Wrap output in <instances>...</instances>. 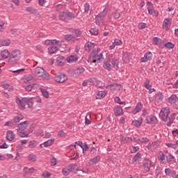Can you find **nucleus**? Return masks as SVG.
<instances>
[{"label": "nucleus", "mask_w": 178, "mask_h": 178, "mask_svg": "<svg viewBox=\"0 0 178 178\" xmlns=\"http://www.w3.org/2000/svg\"><path fill=\"white\" fill-rule=\"evenodd\" d=\"M170 113V109L168 107H164L161 109L159 114L161 120L167 122L166 125L170 126L172 124V119L169 118V114Z\"/></svg>", "instance_id": "nucleus-1"}, {"label": "nucleus", "mask_w": 178, "mask_h": 178, "mask_svg": "<svg viewBox=\"0 0 178 178\" xmlns=\"http://www.w3.org/2000/svg\"><path fill=\"white\" fill-rule=\"evenodd\" d=\"M35 74L38 77L44 79V80H49V74L42 67H38L35 69Z\"/></svg>", "instance_id": "nucleus-2"}, {"label": "nucleus", "mask_w": 178, "mask_h": 178, "mask_svg": "<svg viewBox=\"0 0 178 178\" xmlns=\"http://www.w3.org/2000/svg\"><path fill=\"white\" fill-rule=\"evenodd\" d=\"M20 50H13L11 54H10V58L8 59V63H15L17 60H20Z\"/></svg>", "instance_id": "nucleus-3"}, {"label": "nucleus", "mask_w": 178, "mask_h": 178, "mask_svg": "<svg viewBox=\"0 0 178 178\" xmlns=\"http://www.w3.org/2000/svg\"><path fill=\"white\" fill-rule=\"evenodd\" d=\"M54 80L56 83H65L67 81V76L65 74L60 73L54 77Z\"/></svg>", "instance_id": "nucleus-4"}, {"label": "nucleus", "mask_w": 178, "mask_h": 178, "mask_svg": "<svg viewBox=\"0 0 178 178\" xmlns=\"http://www.w3.org/2000/svg\"><path fill=\"white\" fill-rule=\"evenodd\" d=\"M151 165H152V161L148 159H145L143 161V166L144 168V173H147L151 169Z\"/></svg>", "instance_id": "nucleus-5"}, {"label": "nucleus", "mask_w": 178, "mask_h": 178, "mask_svg": "<svg viewBox=\"0 0 178 178\" xmlns=\"http://www.w3.org/2000/svg\"><path fill=\"white\" fill-rule=\"evenodd\" d=\"M152 59V53L151 51L147 52L145 55L144 57H143L140 59V61L144 63L145 62H148V60H151Z\"/></svg>", "instance_id": "nucleus-6"}, {"label": "nucleus", "mask_w": 178, "mask_h": 178, "mask_svg": "<svg viewBox=\"0 0 178 178\" xmlns=\"http://www.w3.org/2000/svg\"><path fill=\"white\" fill-rule=\"evenodd\" d=\"M104 60V57L102 53H100L99 55L96 56L95 58H92V63H101Z\"/></svg>", "instance_id": "nucleus-7"}, {"label": "nucleus", "mask_w": 178, "mask_h": 178, "mask_svg": "<svg viewBox=\"0 0 178 178\" xmlns=\"http://www.w3.org/2000/svg\"><path fill=\"white\" fill-rule=\"evenodd\" d=\"M29 127V122L24 121V122H21L17 125V130L25 131L26 129Z\"/></svg>", "instance_id": "nucleus-8"}, {"label": "nucleus", "mask_w": 178, "mask_h": 178, "mask_svg": "<svg viewBox=\"0 0 178 178\" xmlns=\"http://www.w3.org/2000/svg\"><path fill=\"white\" fill-rule=\"evenodd\" d=\"M15 102L18 104L19 108L21 111H24L26 109V105L24 104V102H23V99L20 100L19 97H16Z\"/></svg>", "instance_id": "nucleus-9"}, {"label": "nucleus", "mask_w": 178, "mask_h": 178, "mask_svg": "<svg viewBox=\"0 0 178 178\" xmlns=\"http://www.w3.org/2000/svg\"><path fill=\"white\" fill-rule=\"evenodd\" d=\"M99 51V49H95L89 56V58L88 62L90 63H92V58H95L98 55V51Z\"/></svg>", "instance_id": "nucleus-10"}, {"label": "nucleus", "mask_w": 178, "mask_h": 178, "mask_svg": "<svg viewBox=\"0 0 178 178\" xmlns=\"http://www.w3.org/2000/svg\"><path fill=\"white\" fill-rule=\"evenodd\" d=\"M84 68L83 67H78L75 70H74V77H77V76H79V74H81V73H84Z\"/></svg>", "instance_id": "nucleus-11"}, {"label": "nucleus", "mask_w": 178, "mask_h": 178, "mask_svg": "<svg viewBox=\"0 0 178 178\" xmlns=\"http://www.w3.org/2000/svg\"><path fill=\"white\" fill-rule=\"evenodd\" d=\"M145 121L146 123L154 124L156 122V117L154 115L147 116Z\"/></svg>", "instance_id": "nucleus-12"}, {"label": "nucleus", "mask_w": 178, "mask_h": 178, "mask_svg": "<svg viewBox=\"0 0 178 178\" xmlns=\"http://www.w3.org/2000/svg\"><path fill=\"white\" fill-rule=\"evenodd\" d=\"M114 113L115 116H122L123 115V108L120 106H116L114 108Z\"/></svg>", "instance_id": "nucleus-13"}, {"label": "nucleus", "mask_w": 178, "mask_h": 178, "mask_svg": "<svg viewBox=\"0 0 178 178\" xmlns=\"http://www.w3.org/2000/svg\"><path fill=\"white\" fill-rule=\"evenodd\" d=\"M121 144H130L133 141V138L130 137L120 136Z\"/></svg>", "instance_id": "nucleus-14"}, {"label": "nucleus", "mask_w": 178, "mask_h": 178, "mask_svg": "<svg viewBox=\"0 0 178 178\" xmlns=\"http://www.w3.org/2000/svg\"><path fill=\"white\" fill-rule=\"evenodd\" d=\"M65 40L66 41H68V42H70V41H72L73 42H74V41H77V40H80V38H74V35H65Z\"/></svg>", "instance_id": "nucleus-15"}, {"label": "nucleus", "mask_w": 178, "mask_h": 178, "mask_svg": "<svg viewBox=\"0 0 178 178\" xmlns=\"http://www.w3.org/2000/svg\"><path fill=\"white\" fill-rule=\"evenodd\" d=\"M107 13H108V11L104 9L102 13H100L98 15L96 16L95 17L96 22H100V20H102V17H105Z\"/></svg>", "instance_id": "nucleus-16"}, {"label": "nucleus", "mask_w": 178, "mask_h": 178, "mask_svg": "<svg viewBox=\"0 0 178 178\" xmlns=\"http://www.w3.org/2000/svg\"><path fill=\"white\" fill-rule=\"evenodd\" d=\"M164 27L165 29L166 30V31H168V30H169V29H170V24H172V19L171 18H166L164 22Z\"/></svg>", "instance_id": "nucleus-17"}, {"label": "nucleus", "mask_w": 178, "mask_h": 178, "mask_svg": "<svg viewBox=\"0 0 178 178\" xmlns=\"http://www.w3.org/2000/svg\"><path fill=\"white\" fill-rule=\"evenodd\" d=\"M94 47H95V44L94 43L90 42H88L85 44L84 49L87 52H90V51H91V49H93Z\"/></svg>", "instance_id": "nucleus-18"}, {"label": "nucleus", "mask_w": 178, "mask_h": 178, "mask_svg": "<svg viewBox=\"0 0 178 178\" xmlns=\"http://www.w3.org/2000/svg\"><path fill=\"white\" fill-rule=\"evenodd\" d=\"M54 143H55V139H50L40 144V147L41 148H44V147H49V145H52Z\"/></svg>", "instance_id": "nucleus-19"}, {"label": "nucleus", "mask_w": 178, "mask_h": 178, "mask_svg": "<svg viewBox=\"0 0 178 178\" xmlns=\"http://www.w3.org/2000/svg\"><path fill=\"white\" fill-rule=\"evenodd\" d=\"M79 60V58L76 55H72L67 58V62L68 63H74V62H77Z\"/></svg>", "instance_id": "nucleus-20"}, {"label": "nucleus", "mask_w": 178, "mask_h": 178, "mask_svg": "<svg viewBox=\"0 0 178 178\" xmlns=\"http://www.w3.org/2000/svg\"><path fill=\"white\" fill-rule=\"evenodd\" d=\"M59 17L61 20H64V22H69V20H70V19L67 17V11L60 13Z\"/></svg>", "instance_id": "nucleus-21"}, {"label": "nucleus", "mask_w": 178, "mask_h": 178, "mask_svg": "<svg viewBox=\"0 0 178 178\" xmlns=\"http://www.w3.org/2000/svg\"><path fill=\"white\" fill-rule=\"evenodd\" d=\"M24 105H27L28 108H31L33 106V101L31 99H28L27 97L22 98Z\"/></svg>", "instance_id": "nucleus-22"}, {"label": "nucleus", "mask_w": 178, "mask_h": 178, "mask_svg": "<svg viewBox=\"0 0 178 178\" xmlns=\"http://www.w3.org/2000/svg\"><path fill=\"white\" fill-rule=\"evenodd\" d=\"M6 139L8 140V141H13V140H15V134H13V131H7Z\"/></svg>", "instance_id": "nucleus-23"}, {"label": "nucleus", "mask_w": 178, "mask_h": 178, "mask_svg": "<svg viewBox=\"0 0 178 178\" xmlns=\"http://www.w3.org/2000/svg\"><path fill=\"white\" fill-rule=\"evenodd\" d=\"M165 173L168 175L170 176V177H175L176 176V171L170 170V168H166L165 170Z\"/></svg>", "instance_id": "nucleus-24"}, {"label": "nucleus", "mask_w": 178, "mask_h": 178, "mask_svg": "<svg viewBox=\"0 0 178 178\" xmlns=\"http://www.w3.org/2000/svg\"><path fill=\"white\" fill-rule=\"evenodd\" d=\"M108 94V91L104 90V91H99L98 93L97 94L96 98L97 99H101L102 98H104V97Z\"/></svg>", "instance_id": "nucleus-25"}, {"label": "nucleus", "mask_w": 178, "mask_h": 178, "mask_svg": "<svg viewBox=\"0 0 178 178\" xmlns=\"http://www.w3.org/2000/svg\"><path fill=\"white\" fill-rule=\"evenodd\" d=\"M177 100H178V97L176 95H172L168 98V101H169L170 104H176V102H177Z\"/></svg>", "instance_id": "nucleus-26"}, {"label": "nucleus", "mask_w": 178, "mask_h": 178, "mask_svg": "<svg viewBox=\"0 0 178 178\" xmlns=\"http://www.w3.org/2000/svg\"><path fill=\"white\" fill-rule=\"evenodd\" d=\"M141 109H143V104L141 103H138L136 105V108L133 110L132 113H134V115H136V113H138V112H140Z\"/></svg>", "instance_id": "nucleus-27"}, {"label": "nucleus", "mask_w": 178, "mask_h": 178, "mask_svg": "<svg viewBox=\"0 0 178 178\" xmlns=\"http://www.w3.org/2000/svg\"><path fill=\"white\" fill-rule=\"evenodd\" d=\"M143 124V118H138V120H134L132 122L133 126H135L136 127H140L141 124Z\"/></svg>", "instance_id": "nucleus-28"}, {"label": "nucleus", "mask_w": 178, "mask_h": 178, "mask_svg": "<svg viewBox=\"0 0 178 178\" xmlns=\"http://www.w3.org/2000/svg\"><path fill=\"white\" fill-rule=\"evenodd\" d=\"M1 56L4 58V59H8L10 56V53L8 50H3L1 53Z\"/></svg>", "instance_id": "nucleus-29"}, {"label": "nucleus", "mask_w": 178, "mask_h": 178, "mask_svg": "<svg viewBox=\"0 0 178 178\" xmlns=\"http://www.w3.org/2000/svg\"><path fill=\"white\" fill-rule=\"evenodd\" d=\"M110 87L112 90H118L119 91H120V90H122V86L120 84H118V83H113L110 85Z\"/></svg>", "instance_id": "nucleus-30"}, {"label": "nucleus", "mask_w": 178, "mask_h": 178, "mask_svg": "<svg viewBox=\"0 0 178 178\" xmlns=\"http://www.w3.org/2000/svg\"><path fill=\"white\" fill-rule=\"evenodd\" d=\"M26 10H27V12H30V13H32V15H35L37 16H38V15H40V13H38V11L37 10L33 9V8H31V7L26 8Z\"/></svg>", "instance_id": "nucleus-31"}, {"label": "nucleus", "mask_w": 178, "mask_h": 178, "mask_svg": "<svg viewBox=\"0 0 178 178\" xmlns=\"http://www.w3.org/2000/svg\"><path fill=\"white\" fill-rule=\"evenodd\" d=\"M122 59L124 62H126L127 63H129L130 61V56L129 55V53H123Z\"/></svg>", "instance_id": "nucleus-32"}, {"label": "nucleus", "mask_w": 178, "mask_h": 178, "mask_svg": "<svg viewBox=\"0 0 178 178\" xmlns=\"http://www.w3.org/2000/svg\"><path fill=\"white\" fill-rule=\"evenodd\" d=\"M158 159L160 161V163H165L163 161H165V154L163 152H160L159 155L158 156Z\"/></svg>", "instance_id": "nucleus-33"}, {"label": "nucleus", "mask_w": 178, "mask_h": 178, "mask_svg": "<svg viewBox=\"0 0 178 178\" xmlns=\"http://www.w3.org/2000/svg\"><path fill=\"white\" fill-rule=\"evenodd\" d=\"M103 67L106 69V70H108V72L112 69V65L109 63V61H104Z\"/></svg>", "instance_id": "nucleus-34"}, {"label": "nucleus", "mask_w": 178, "mask_h": 178, "mask_svg": "<svg viewBox=\"0 0 178 178\" xmlns=\"http://www.w3.org/2000/svg\"><path fill=\"white\" fill-rule=\"evenodd\" d=\"M72 33H74V38H79L81 35V31L79 29H74Z\"/></svg>", "instance_id": "nucleus-35"}, {"label": "nucleus", "mask_w": 178, "mask_h": 178, "mask_svg": "<svg viewBox=\"0 0 178 178\" xmlns=\"http://www.w3.org/2000/svg\"><path fill=\"white\" fill-rule=\"evenodd\" d=\"M140 159H141V154L140 152H138L134 156V158L132 159V162H133V163H134L135 162H137V161H140Z\"/></svg>", "instance_id": "nucleus-36"}, {"label": "nucleus", "mask_w": 178, "mask_h": 178, "mask_svg": "<svg viewBox=\"0 0 178 178\" xmlns=\"http://www.w3.org/2000/svg\"><path fill=\"white\" fill-rule=\"evenodd\" d=\"M49 54H56V52H58V48L55 46H52L49 47Z\"/></svg>", "instance_id": "nucleus-37"}, {"label": "nucleus", "mask_w": 178, "mask_h": 178, "mask_svg": "<svg viewBox=\"0 0 178 178\" xmlns=\"http://www.w3.org/2000/svg\"><path fill=\"white\" fill-rule=\"evenodd\" d=\"M23 120V115H16L14 119H13V122L14 123H19L20 122V120Z\"/></svg>", "instance_id": "nucleus-38"}, {"label": "nucleus", "mask_w": 178, "mask_h": 178, "mask_svg": "<svg viewBox=\"0 0 178 178\" xmlns=\"http://www.w3.org/2000/svg\"><path fill=\"white\" fill-rule=\"evenodd\" d=\"M10 44V40H1L0 41V45L2 47L8 46Z\"/></svg>", "instance_id": "nucleus-39"}, {"label": "nucleus", "mask_w": 178, "mask_h": 178, "mask_svg": "<svg viewBox=\"0 0 178 178\" xmlns=\"http://www.w3.org/2000/svg\"><path fill=\"white\" fill-rule=\"evenodd\" d=\"M43 97H44V98H49V93L48 92V91H47V90L40 88Z\"/></svg>", "instance_id": "nucleus-40"}, {"label": "nucleus", "mask_w": 178, "mask_h": 178, "mask_svg": "<svg viewBox=\"0 0 178 178\" xmlns=\"http://www.w3.org/2000/svg\"><path fill=\"white\" fill-rule=\"evenodd\" d=\"M166 159H167V162L168 163H173V161L172 159H175V157L173 156V155H172V154L169 153L168 156H166Z\"/></svg>", "instance_id": "nucleus-41"}, {"label": "nucleus", "mask_w": 178, "mask_h": 178, "mask_svg": "<svg viewBox=\"0 0 178 178\" xmlns=\"http://www.w3.org/2000/svg\"><path fill=\"white\" fill-rule=\"evenodd\" d=\"M112 65H113V67H114V69H115V70H118V69H119V60H113Z\"/></svg>", "instance_id": "nucleus-42"}, {"label": "nucleus", "mask_w": 178, "mask_h": 178, "mask_svg": "<svg viewBox=\"0 0 178 178\" xmlns=\"http://www.w3.org/2000/svg\"><path fill=\"white\" fill-rule=\"evenodd\" d=\"M17 133L19 137H27V136H29V134L24 131L17 130Z\"/></svg>", "instance_id": "nucleus-43"}, {"label": "nucleus", "mask_w": 178, "mask_h": 178, "mask_svg": "<svg viewBox=\"0 0 178 178\" xmlns=\"http://www.w3.org/2000/svg\"><path fill=\"white\" fill-rule=\"evenodd\" d=\"M165 48H168L169 49H173L175 48V44L170 42H168L164 44Z\"/></svg>", "instance_id": "nucleus-44"}, {"label": "nucleus", "mask_w": 178, "mask_h": 178, "mask_svg": "<svg viewBox=\"0 0 178 178\" xmlns=\"http://www.w3.org/2000/svg\"><path fill=\"white\" fill-rule=\"evenodd\" d=\"M10 33L13 34V35H20L21 34L20 31L16 29H11Z\"/></svg>", "instance_id": "nucleus-45"}, {"label": "nucleus", "mask_w": 178, "mask_h": 178, "mask_svg": "<svg viewBox=\"0 0 178 178\" xmlns=\"http://www.w3.org/2000/svg\"><path fill=\"white\" fill-rule=\"evenodd\" d=\"M33 172H34V168H29L27 167H25L24 168V173H33Z\"/></svg>", "instance_id": "nucleus-46"}, {"label": "nucleus", "mask_w": 178, "mask_h": 178, "mask_svg": "<svg viewBox=\"0 0 178 178\" xmlns=\"http://www.w3.org/2000/svg\"><path fill=\"white\" fill-rule=\"evenodd\" d=\"M29 160L31 162H35V161H37V156H35V154H29Z\"/></svg>", "instance_id": "nucleus-47"}, {"label": "nucleus", "mask_w": 178, "mask_h": 178, "mask_svg": "<svg viewBox=\"0 0 178 178\" xmlns=\"http://www.w3.org/2000/svg\"><path fill=\"white\" fill-rule=\"evenodd\" d=\"M50 163H51V166H55L56 163H58V161H56V158L55 157L50 158Z\"/></svg>", "instance_id": "nucleus-48"}, {"label": "nucleus", "mask_w": 178, "mask_h": 178, "mask_svg": "<svg viewBox=\"0 0 178 178\" xmlns=\"http://www.w3.org/2000/svg\"><path fill=\"white\" fill-rule=\"evenodd\" d=\"M96 86L98 88H102V87H105V83H102L101 81H95Z\"/></svg>", "instance_id": "nucleus-49"}, {"label": "nucleus", "mask_w": 178, "mask_h": 178, "mask_svg": "<svg viewBox=\"0 0 178 178\" xmlns=\"http://www.w3.org/2000/svg\"><path fill=\"white\" fill-rule=\"evenodd\" d=\"M114 101L115 102H116L117 104H120V105H123V104H126V102H121L120 101V98L119 97H116L115 99H114Z\"/></svg>", "instance_id": "nucleus-50"}, {"label": "nucleus", "mask_w": 178, "mask_h": 178, "mask_svg": "<svg viewBox=\"0 0 178 178\" xmlns=\"http://www.w3.org/2000/svg\"><path fill=\"white\" fill-rule=\"evenodd\" d=\"M99 159H101V157H99V156H97L96 157L90 159V162H92V163H97V162H99Z\"/></svg>", "instance_id": "nucleus-51"}, {"label": "nucleus", "mask_w": 178, "mask_h": 178, "mask_svg": "<svg viewBox=\"0 0 178 178\" xmlns=\"http://www.w3.org/2000/svg\"><path fill=\"white\" fill-rule=\"evenodd\" d=\"M66 60V58L63 57V56H60L57 58V62L58 63H63Z\"/></svg>", "instance_id": "nucleus-52"}, {"label": "nucleus", "mask_w": 178, "mask_h": 178, "mask_svg": "<svg viewBox=\"0 0 178 178\" xmlns=\"http://www.w3.org/2000/svg\"><path fill=\"white\" fill-rule=\"evenodd\" d=\"M145 86L147 90H152V86L149 85V79H147L146 81L145 82Z\"/></svg>", "instance_id": "nucleus-53"}, {"label": "nucleus", "mask_w": 178, "mask_h": 178, "mask_svg": "<svg viewBox=\"0 0 178 178\" xmlns=\"http://www.w3.org/2000/svg\"><path fill=\"white\" fill-rule=\"evenodd\" d=\"M156 99L159 102V101H162L163 99V95L162 93H159L156 95Z\"/></svg>", "instance_id": "nucleus-54"}, {"label": "nucleus", "mask_w": 178, "mask_h": 178, "mask_svg": "<svg viewBox=\"0 0 178 178\" xmlns=\"http://www.w3.org/2000/svg\"><path fill=\"white\" fill-rule=\"evenodd\" d=\"M67 17L70 19V20L74 19V14H73V13H70V11H67Z\"/></svg>", "instance_id": "nucleus-55"}, {"label": "nucleus", "mask_w": 178, "mask_h": 178, "mask_svg": "<svg viewBox=\"0 0 178 178\" xmlns=\"http://www.w3.org/2000/svg\"><path fill=\"white\" fill-rule=\"evenodd\" d=\"M35 86H37V84H32V85H29L26 87V91H31V90H33V88H34V87H35Z\"/></svg>", "instance_id": "nucleus-56"}, {"label": "nucleus", "mask_w": 178, "mask_h": 178, "mask_svg": "<svg viewBox=\"0 0 178 178\" xmlns=\"http://www.w3.org/2000/svg\"><path fill=\"white\" fill-rule=\"evenodd\" d=\"M159 146V142L155 141L151 144V147L153 148L154 149H156V148H158Z\"/></svg>", "instance_id": "nucleus-57"}, {"label": "nucleus", "mask_w": 178, "mask_h": 178, "mask_svg": "<svg viewBox=\"0 0 178 178\" xmlns=\"http://www.w3.org/2000/svg\"><path fill=\"white\" fill-rule=\"evenodd\" d=\"M90 32V34H93V35H97L98 34V29L97 28L91 29Z\"/></svg>", "instance_id": "nucleus-58"}, {"label": "nucleus", "mask_w": 178, "mask_h": 178, "mask_svg": "<svg viewBox=\"0 0 178 178\" xmlns=\"http://www.w3.org/2000/svg\"><path fill=\"white\" fill-rule=\"evenodd\" d=\"M30 148H35L37 147V141L31 140L29 144Z\"/></svg>", "instance_id": "nucleus-59"}, {"label": "nucleus", "mask_w": 178, "mask_h": 178, "mask_svg": "<svg viewBox=\"0 0 178 178\" xmlns=\"http://www.w3.org/2000/svg\"><path fill=\"white\" fill-rule=\"evenodd\" d=\"M58 137H66L67 134H66V133H65V131H63V130H60L58 133Z\"/></svg>", "instance_id": "nucleus-60"}, {"label": "nucleus", "mask_w": 178, "mask_h": 178, "mask_svg": "<svg viewBox=\"0 0 178 178\" xmlns=\"http://www.w3.org/2000/svg\"><path fill=\"white\" fill-rule=\"evenodd\" d=\"M62 9H63V6L62 4H58L56 6V10H57V12H60Z\"/></svg>", "instance_id": "nucleus-61"}, {"label": "nucleus", "mask_w": 178, "mask_h": 178, "mask_svg": "<svg viewBox=\"0 0 178 178\" xmlns=\"http://www.w3.org/2000/svg\"><path fill=\"white\" fill-rule=\"evenodd\" d=\"M31 80H33V76H29L26 77V79H24V83H26V84H29L30 81H31Z\"/></svg>", "instance_id": "nucleus-62"}, {"label": "nucleus", "mask_w": 178, "mask_h": 178, "mask_svg": "<svg viewBox=\"0 0 178 178\" xmlns=\"http://www.w3.org/2000/svg\"><path fill=\"white\" fill-rule=\"evenodd\" d=\"M22 72H24V69H20L18 70L12 71V73H13L14 74H20V73H22Z\"/></svg>", "instance_id": "nucleus-63"}, {"label": "nucleus", "mask_w": 178, "mask_h": 178, "mask_svg": "<svg viewBox=\"0 0 178 178\" xmlns=\"http://www.w3.org/2000/svg\"><path fill=\"white\" fill-rule=\"evenodd\" d=\"M5 126H8L10 127H13V126H15V122L8 121V122H6Z\"/></svg>", "instance_id": "nucleus-64"}]
</instances>
